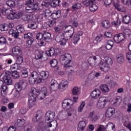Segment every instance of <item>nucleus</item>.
<instances>
[{
  "mask_svg": "<svg viewBox=\"0 0 131 131\" xmlns=\"http://www.w3.org/2000/svg\"><path fill=\"white\" fill-rule=\"evenodd\" d=\"M24 80H20L18 82L15 84V89L17 92H20L22 89H23V85H24Z\"/></svg>",
  "mask_w": 131,
  "mask_h": 131,
  "instance_id": "obj_11",
  "label": "nucleus"
},
{
  "mask_svg": "<svg viewBox=\"0 0 131 131\" xmlns=\"http://www.w3.org/2000/svg\"><path fill=\"white\" fill-rule=\"evenodd\" d=\"M42 116H43V115H42V112L41 111H38L36 116L33 117V121H34V122H37V121L41 119V117H42Z\"/></svg>",
  "mask_w": 131,
  "mask_h": 131,
  "instance_id": "obj_13",
  "label": "nucleus"
},
{
  "mask_svg": "<svg viewBox=\"0 0 131 131\" xmlns=\"http://www.w3.org/2000/svg\"><path fill=\"white\" fill-rule=\"evenodd\" d=\"M67 83L68 82H66V83L64 82H61L60 84H58L54 82V80H52L51 81V89L52 91H57L58 89H60V88H66L67 86Z\"/></svg>",
  "mask_w": 131,
  "mask_h": 131,
  "instance_id": "obj_4",
  "label": "nucleus"
},
{
  "mask_svg": "<svg viewBox=\"0 0 131 131\" xmlns=\"http://www.w3.org/2000/svg\"><path fill=\"white\" fill-rule=\"evenodd\" d=\"M21 77L23 78H27V77H28V72L24 71L21 73Z\"/></svg>",
  "mask_w": 131,
  "mask_h": 131,
  "instance_id": "obj_60",
  "label": "nucleus"
},
{
  "mask_svg": "<svg viewBox=\"0 0 131 131\" xmlns=\"http://www.w3.org/2000/svg\"><path fill=\"white\" fill-rule=\"evenodd\" d=\"M31 17V16L30 15H23L21 16V19L24 21H29L31 20V19H30Z\"/></svg>",
  "mask_w": 131,
  "mask_h": 131,
  "instance_id": "obj_50",
  "label": "nucleus"
},
{
  "mask_svg": "<svg viewBox=\"0 0 131 131\" xmlns=\"http://www.w3.org/2000/svg\"><path fill=\"white\" fill-rule=\"evenodd\" d=\"M36 92H38V90H36V89L35 88H33L29 94L28 105L30 108H32V107L35 105L36 98H37V96H38V94L36 93Z\"/></svg>",
  "mask_w": 131,
  "mask_h": 131,
  "instance_id": "obj_3",
  "label": "nucleus"
},
{
  "mask_svg": "<svg viewBox=\"0 0 131 131\" xmlns=\"http://www.w3.org/2000/svg\"><path fill=\"white\" fill-rule=\"evenodd\" d=\"M19 66H20V64H18V63H14L11 67V69H15V70H17V69H19Z\"/></svg>",
  "mask_w": 131,
  "mask_h": 131,
  "instance_id": "obj_58",
  "label": "nucleus"
},
{
  "mask_svg": "<svg viewBox=\"0 0 131 131\" xmlns=\"http://www.w3.org/2000/svg\"><path fill=\"white\" fill-rule=\"evenodd\" d=\"M41 5V6L45 7V8H49V7L51 6V2H50V0H45L42 3Z\"/></svg>",
  "mask_w": 131,
  "mask_h": 131,
  "instance_id": "obj_38",
  "label": "nucleus"
},
{
  "mask_svg": "<svg viewBox=\"0 0 131 131\" xmlns=\"http://www.w3.org/2000/svg\"><path fill=\"white\" fill-rule=\"evenodd\" d=\"M58 51H59V49H55L52 48L47 52V54L50 57H56V55H58Z\"/></svg>",
  "mask_w": 131,
  "mask_h": 131,
  "instance_id": "obj_12",
  "label": "nucleus"
},
{
  "mask_svg": "<svg viewBox=\"0 0 131 131\" xmlns=\"http://www.w3.org/2000/svg\"><path fill=\"white\" fill-rule=\"evenodd\" d=\"M101 95V91L99 90H95L93 91L91 94V96L93 99H98Z\"/></svg>",
  "mask_w": 131,
  "mask_h": 131,
  "instance_id": "obj_14",
  "label": "nucleus"
},
{
  "mask_svg": "<svg viewBox=\"0 0 131 131\" xmlns=\"http://www.w3.org/2000/svg\"><path fill=\"white\" fill-rule=\"evenodd\" d=\"M0 30L1 31H8L9 30V25L7 24L0 25Z\"/></svg>",
  "mask_w": 131,
  "mask_h": 131,
  "instance_id": "obj_32",
  "label": "nucleus"
},
{
  "mask_svg": "<svg viewBox=\"0 0 131 131\" xmlns=\"http://www.w3.org/2000/svg\"><path fill=\"white\" fill-rule=\"evenodd\" d=\"M100 89L102 93H108V92L110 91L109 88H108V85H107L106 84H101L100 86Z\"/></svg>",
  "mask_w": 131,
  "mask_h": 131,
  "instance_id": "obj_28",
  "label": "nucleus"
},
{
  "mask_svg": "<svg viewBox=\"0 0 131 131\" xmlns=\"http://www.w3.org/2000/svg\"><path fill=\"white\" fill-rule=\"evenodd\" d=\"M27 7L26 8V11H29L28 13H33L32 11V5H27Z\"/></svg>",
  "mask_w": 131,
  "mask_h": 131,
  "instance_id": "obj_62",
  "label": "nucleus"
},
{
  "mask_svg": "<svg viewBox=\"0 0 131 131\" xmlns=\"http://www.w3.org/2000/svg\"><path fill=\"white\" fill-rule=\"evenodd\" d=\"M16 63H17V64H19V65H20V64H22V63H23V57L21 56H19L16 60Z\"/></svg>",
  "mask_w": 131,
  "mask_h": 131,
  "instance_id": "obj_56",
  "label": "nucleus"
},
{
  "mask_svg": "<svg viewBox=\"0 0 131 131\" xmlns=\"http://www.w3.org/2000/svg\"><path fill=\"white\" fill-rule=\"evenodd\" d=\"M11 77L12 76L14 79H17V78L20 77V76L19 75V72H17V71H14L11 72Z\"/></svg>",
  "mask_w": 131,
  "mask_h": 131,
  "instance_id": "obj_36",
  "label": "nucleus"
},
{
  "mask_svg": "<svg viewBox=\"0 0 131 131\" xmlns=\"http://www.w3.org/2000/svg\"><path fill=\"white\" fill-rule=\"evenodd\" d=\"M63 27L67 32H71V33L74 32V28L71 25L64 26Z\"/></svg>",
  "mask_w": 131,
  "mask_h": 131,
  "instance_id": "obj_30",
  "label": "nucleus"
},
{
  "mask_svg": "<svg viewBox=\"0 0 131 131\" xmlns=\"http://www.w3.org/2000/svg\"><path fill=\"white\" fill-rule=\"evenodd\" d=\"M36 39L39 40V46L42 47V46H46V42L52 39V35L50 32L44 31L43 33H38Z\"/></svg>",
  "mask_w": 131,
  "mask_h": 131,
  "instance_id": "obj_1",
  "label": "nucleus"
},
{
  "mask_svg": "<svg viewBox=\"0 0 131 131\" xmlns=\"http://www.w3.org/2000/svg\"><path fill=\"white\" fill-rule=\"evenodd\" d=\"M83 34L82 31H79L73 37V41L74 43L76 44L78 42L79 39H80V36H81Z\"/></svg>",
  "mask_w": 131,
  "mask_h": 131,
  "instance_id": "obj_17",
  "label": "nucleus"
},
{
  "mask_svg": "<svg viewBox=\"0 0 131 131\" xmlns=\"http://www.w3.org/2000/svg\"><path fill=\"white\" fill-rule=\"evenodd\" d=\"M39 10V7H38V5L37 4H33L32 5V12L34 13V12H36V11H38Z\"/></svg>",
  "mask_w": 131,
  "mask_h": 131,
  "instance_id": "obj_41",
  "label": "nucleus"
},
{
  "mask_svg": "<svg viewBox=\"0 0 131 131\" xmlns=\"http://www.w3.org/2000/svg\"><path fill=\"white\" fill-rule=\"evenodd\" d=\"M104 63H106L108 66L112 65V64H113V61H112V59L108 57L105 58V62Z\"/></svg>",
  "mask_w": 131,
  "mask_h": 131,
  "instance_id": "obj_49",
  "label": "nucleus"
},
{
  "mask_svg": "<svg viewBox=\"0 0 131 131\" xmlns=\"http://www.w3.org/2000/svg\"><path fill=\"white\" fill-rule=\"evenodd\" d=\"M73 34H74V32L71 33V32H66L63 34V35L67 39H70L72 36H73Z\"/></svg>",
  "mask_w": 131,
  "mask_h": 131,
  "instance_id": "obj_29",
  "label": "nucleus"
},
{
  "mask_svg": "<svg viewBox=\"0 0 131 131\" xmlns=\"http://www.w3.org/2000/svg\"><path fill=\"white\" fill-rule=\"evenodd\" d=\"M61 16V11H57L56 12H53L52 13L51 18L53 20H57V19H59L60 16Z\"/></svg>",
  "mask_w": 131,
  "mask_h": 131,
  "instance_id": "obj_22",
  "label": "nucleus"
},
{
  "mask_svg": "<svg viewBox=\"0 0 131 131\" xmlns=\"http://www.w3.org/2000/svg\"><path fill=\"white\" fill-rule=\"evenodd\" d=\"M113 39L116 43H120L124 40V35L122 33L116 34L114 35Z\"/></svg>",
  "mask_w": 131,
  "mask_h": 131,
  "instance_id": "obj_7",
  "label": "nucleus"
},
{
  "mask_svg": "<svg viewBox=\"0 0 131 131\" xmlns=\"http://www.w3.org/2000/svg\"><path fill=\"white\" fill-rule=\"evenodd\" d=\"M101 25L102 27H104L106 29H108V28H110V22H109V20H105L102 21L101 23Z\"/></svg>",
  "mask_w": 131,
  "mask_h": 131,
  "instance_id": "obj_33",
  "label": "nucleus"
},
{
  "mask_svg": "<svg viewBox=\"0 0 131 131\" xmlns=\"http://www.w3.org/2000/svg\"><path fill=\"white\" fill-rule=\"evenodd\" d=\"M79 91V90L77 87H74L72 91L73 96H77L78 95Z\"/></svg>",
  "mask_w": 131,
  "mask_h": 131,
  "instance_id": "obj_55",
  "label": "nucleus"
},
{
  "mask_svg": "<svg viewBox=\"0 0 131 131\" xmlns=\"http://www.w3.org/2000/svg\"><path fill=\"white\" fill-rule=\"evenodd\" d=\"M82 69L83 70H86L89 69V64L86 62H83L82 63Z\"/></svg>",
  "mask_w": 131,
  "mask_h": 131,
  "instance_id": "obj_57",
  "label": "nucleus"
},
{
  "mask_svg": "<svg viewBox=\"0 0 131 131\" xmlns=\"http://www.w3.org/2000/svg\"><path fill=\"white\" fill-rule=\"evenodd\" d=\"M28 28H30V29H36V28H37V25L34 23L29 24L28 25Z\"/></svg>",
  "mask_w": 131,
  "mask_h": 131,
  "instance_id": "obj_46",
  "label": "nucleus"
},
{
  "mask_svg": "<svg viewBox=\"0 0 131 131\" xmlns=\"http://www.w3.org/2000/svg\"><path fill=\"white\" fill-rule=\"evenodd\" d=\"M37 54V59H42V57H43V54H45L42 51H37L36 52Z\"/></svg>",
  "mask_w": 131,
  "mask_h": 131,
  "instance_id": "obj_51",
  "label": "nucleus"
},
{
  "mask_svg": "<svg viewBox=\"0 0 131 131\" xmlns=\"http://www.w3.org/2000/svg\"><path fill=\"white\" fill-rule=\"evenodd\" d=\"M62 107L66 110H70L71 109V105L69 102L64 100L62 102Z\"/></svg>",
  "mask_w": 131,
  "mask_h": 131,
  "instance_id": "obj_24",
  "label": "nucleus"
},
{
  "mask_svg": "<svg viewBox=\"0 0 131 131\" xmlns=\"http://www.w3.org/2000/svg\"><path fill=\"white\" fill-rule=\"evenodd\" d=\"M122 22L125 24H129V23H130V16L125 15L123 18Z\"/></svg>",
  "mask_w": 131,
  "mask_h": 131,
  "instance_id": "obj_34",
  "label": "nucleus"
},
{
  "mask_svg": "<svg viewBox=\"0 0 131 131\" xmlns=\"http://www.w3.org/2000/svg\"><path fill=\"white\" fill-rule=\"evenodd\" d=\"M55 112L52 111H48L46 113L45 115V119L47 120V121H50V120H53L55 118Z\"/></svg>",
  "mask_w": 131,
  "mask_h": 131,
  "instance_id": "obj_9",
  "label": "nucleus"
},
{
  "mask_svg": "<svg viewBox=\"0 0 131 131\" xmlns=\"http://www.w3.org/2000/svg\"><path fill=\"white\" fill-rule=\"evenodd\" d=\"M31 76L37 80V83L43 82V79L39 77V73H37L36 71L33 72L31 74Z\"/></svg>",
  "mask_w": 131,
  "mask_h": 131,
  "instance_id": "obj_10",
  "label": "nucleus"
},
{
  "mask_svg": "<svg viewBox=\"0 0 131 131\" xmlns=\"http://www.w3.org/2000/svg\"><path fill=\"white\" fill-rule=\"evenodd\" d=\"M39 77L41 79H43V82H45V79H47L49 77V72L48 71H42L39 73Z\"/></svg>",
  "mask_w": 131,
  "mask_h": 131,
  "instance_id": "obj_20",
  "label": "nucleus"
},
{
  "mask_svg": "<svg viewBox=\"0 0 131 131\" xmlns=\"http://www.w3.org/2000/svg\"><path fill=\"white\" fill-rule=\"evenodd\" d=\"M34 0H27L26 2V6H32L34 3Z\"/></svg>",
  "mask_w": 131,
  "mask_h": 131,
  "instance_id": "obj_59",
  "label": "nucleus"
},
{
  "mask_svg": "<svg viewBox=\"0 0 131 131\" xmlns=\"http://www.w3.org/2000/svg\"><path fill=\"white\" fill-rule=\"evenodd\" d=\"M89 9L91 12H96V11L98 10V6H97L95 3L92 4V5L90 7Z\"/></svg>",
  "mask_w": 131,
  "mask_h": 131,
  "instance_id": "obj_40",
  "label": "nucleus"
},
{
  "mask_svg": "<svg viewBox=\"0 0 131 131\" xmlns=\"http://www.w3.org/2000/svg\"><path fill=\"white\" fill-rule=\"evenodd\" d=\"M86 125V123L84 121H80L78 125L77 129L78 131H82L84 128H85V126Z\"/></svg>",
  "mask_w": 131,
  "mask_h": 131,
  "instance_id": "obj_21",
  "label": "nucleus"
},
{
  "mask_svg": "<svg viewBox=\"0 0 131 131\" xmlns=\"http://www.w3.org/2000/svg\"><path fill=\"white\" fill-rule=\"evenodd\" d=\"M29 81L30 84H34V83H35V82H36V81H37V83H37V80H36V79H35L34 78H33L31 76L29 78Z\"/></svg>",
  "mask_w": 131,
  "mask_h": 131,
  "instance_id": "obj_54",
  "label": "nucleus"
},
{
  "mask_svg": "<svg viewBox=\"0 0 131 131\" xmlns=\"http://www.w3.org/2000/svg\"><path fill=\"white\" fill-rule=\"evenodd\" d=\"M95 60H97L96 56L91 57L88 59L89 64L90 66H92V67H96V66H98V64L95 62Z\"/></svg>",
  "mask_w": 131,
  "mask_h": 131,
  "instance_id": "obj_15",
  "label": "nucleus"
},
{
  "mask_svg": "<svg viewBox=\"0 0 131 131\" xmlns=\"http://www.w3.org/2000/svg\"><path fill=\"white\" fill-rule=\"evenodd\" d=\"M6 4L7 6H8V7H10L12 9V8H15L16 6V4H15L14 1L12 0H9L7 1Z\"/></svg>",
  "mask_w": 131,
  "mask_h": 131,
  "instance_id": "obj_35",
  "label": "nucleus"
},
{
  "mask_svg": "<svg viewBox=\"0 0 131 131\" xmlns=\"http://www.w3.org/2000/svg\"><path fill=\"white\" fill-rule=\"evenodd\" d=\"M32 36H33L32 33L30 32H28L24 34V38H25V39H30V38H32Z\"/></svg>",
  "mask_w": 131,
  "mask_h": 131,
  "instance_id": "obj_43",
  "label": "nucleus"
},
{
  "mask_svg": "<svg viewBox=\"0 0 131 131\" xmlns=\"http://www.w3.org/2000/svg\"><path fill=\"white\" fill-rule=\"evenodd\" d=\"M96 1L95 0H89L88 2L84 1L83 4H84V6L86 7H89L90 5H92V4H95Z\"/></svg>",
  "mask_w": 131,
  "mask_h": 131,
  "instance_id": "obj_44",
  "label": "nucleus"
},
{
  "mask_svg": "<svg viewBox=\"0 0 131 131\" xmlns=\"http://www.w3.org/2000/svg\"><path fill=\"white\" fill-rule=\"evenodd\" d=\"M45 17L46 18H49V17H52V12L49 9L45 10Z\"/></svg>",
  "mask_w": 131,
  "mask_h": 131,
  "instance_id": "obj_53",
  "label": "nucleus"
},
{
  "mask_svg": "<svg viewBox=\"0 0 131 131\" xmlns=\"http://www.w3.org/2000/svg\"><path fill=\"white\" fill-rule=\"evenodd\" d=\"M114 6L119 12H125V9L122 6H120L119 3L114 4Z\"/></svg>",
  "mask_w": 131,
  "mask_h": 131,
  "instance_id": "obj_27",
  "label": "nucleus"
},
{
  "mask_svg": "<svg viewBox=\"0 0 131 131\" xmlns=\"http://www.w3.org/2000/svg\"><path fill=\"white\" fill-rule=\"evenodd\" d=\"M114 114H115V108L109 107L106 111L105 116L106 117H111Z\"/></svg>",
  "mask_w": 131,
  "mask_h": 131,
  "instance_id": "obj_16",
  "label": "nucleus"
},
{
  "mask_svg": "<svg viewBox=\"0 0 131 131\" xmlns=\"http://www.w3.org/2000/svg\"><path fill=\"white\" fill-rule=\"evenodd\" d=\"M34 41V39L33 38L30 39V40H28L26 42L27 47H28V48H30L32 43H33Z\"/></svg>",
  "mask_w": 131,
  "mask_h": 131,
  "instance_id": "obj_52",
  "label": "nucleus"
},
{
  "mask_svg": "<svg viewBox=\"0 0 131 131\" xmlns=\"http://www.w3.org/2000/svg\"><path fill=\"white\" fill-rule=\"evenodd\" d=\"M20 13L19 12H13V18L14 19H19L20 18Z\"/></svg>",
  "mask_w": 131,
  "mask_h": 131,
  "instance_id": "obj_61",
  "label": "nucleus"
},
{
  "mask_svg": "<svg viewBox=\"0 0 131 131\" xmlns=\"http://www.w3.org/2000/svg\"><path fill=\"white\" fill-rule=\"evenodd\" d=\"M12 51L13 54H14V55H16L17 56H18V55H21L22 54V51L21 50V48L18 46L13 48Z\"/></svg>",
  "mask_w": 131,
  "mask_h": 131,
  "instance_id": "obj_19",
  "label": "nucleus"
},
{
  "mask_svg": "<svg viewBox=\"0 0 131 131\" xmlns=\"http://www.w3.org/2000/svg\"><path fill=\"white\" fill-rule=\"evenodd\" d=\"M72 57L70 54H65L60 56L59 58V61L61 65H64L65 68H68L71 67L70 66V63L72 62Z\"/></svg>",
  "mask_w": 131,
  "mask_h": 131,
  "instance_id": "obj_2",
  "label": "nucleus"
},
{
  "mask_svg": "<svg viewBox=\"0 0 131 131\" xmlns=\"http://www.w3.org/2000/svg\"><path fill=\"white\" fill-rule=\"evenodd\" d=\"M13 8H8L6 9V11L5 12V14H7V15H9L10 14H12L13 13Z\"/></svg>",
  "mask_w": 131,
  "mask_h": 131,
  "instance_id": "obj_63",
  "label": "nucleus"
},
{
  "mask_svg": "<svg viewBox=\"0 0 131 131\" xmlns=\"http://www.w3.org/2000/svg\"><path fill=\"white\" fill-rule=\"evenodd\" d=\"M36 91H38L36 92V94L38 95V96L39 95L40 100H43V99L46 98L48 93V90H47V88L43 87L41 88V90L36 89Z\"/></svg>",
  "mask_w": 131,
  "mask_h": 131,
  "instance_id": "obj_6",
  "label": "nucleus"
},
{
  "mask_svg": "<svg viewBox=\"0 0 131 131\" xmlns=\"http://www.w3.org/2000/svg\"><path fill=\"white\" fill-rule=\"evenodd\" d=\"M51 7L52 8H56V7L59 6L60 3H61L60 0H51Z\"/></svg>",
  "mask_w": 131,
  "mask_h": 131,
  "instance_id": "obj_25",
  "label": "nucleus"
},
{
  "mask_svg": "<svg viewBox=\"0 0 131 131\" xmlns=\"http://www.w3.org/2000/svg\"><path fill=\"white\" fill-rule=\"evenodd\" d=\"M3 79L5 84H6V85H11V84L13 83V80H12V75L11 74V72H6L5 75L3 77Z\"/></svg>",
  "mask_w": 131,
  "mask_h": 131,
  "instance_id": "obj_5",
  "label": "nucleus"
},
{
  "mask_svg": "<svg viewBox=\"0 0 131 131\" xmlns=\"http://www.w3.org/2000/svg\"><path fill=\"white\" fill-rule=\"evenodd\" d=\"M72 8L73 10H74V11H77V10H79V9L81 8V4L79 3L75 4L72 6Z\"/></svg>",
  "mask_w": 131,
  "mask_h": 131,
  "instance_id": "obj_39",
  "label": "nucleus"
},
{
  "mask_svg": "<svg viewBox=\"0 0 131 131\" xmlns=\"http://www.w3.org/2000/svg\"><path fill=\"white\" fill-rule=\"evenodd\" d=\"M45 124V122H40L37 128L38 131H45L47 129V127Z\"/></svg>",
  "mask_w": 131,
  "mask_h": 131,
  "instance_id": "obj_26",
  "label": "nucleus"
},
{
  "mask_svg": "<svg viewBox=\"0 0 131 131\" xmlns=\"http://www.w3.org/2000/svg\"><path fill=\"white\" fill-rule=\"evenodd\" d=\"M110 124H112V125H113V123L110 122L106 125L105 127L104 126V125H100L98 128V129H100L101 131L105 130V129H107V128H108L107 127L108 125H110Z\"/></svg>",
  "mask_w": 131,
  "mask_h": 131,
  "instance_id": "obj_48",
  "label": "nucleus"
},
{
  "mask_svg": "<svg viewBox=\"0 0 131 131\" xmlns=\"http://www.w3.org/2000/svg\"><path fill=\"white\" fill-rule=\"evenodd\" d=\"M100 69L102 71H104V72H108L110 68L109 67V65L106 64V62H103L101 63V66L100 67Z\"/></svg>",
  "mask_w": 131,
  "mask_h": 131,
  "instance_id": "obj_18",
  "label": "nucleus"
},
{
  "mask_svg": "<svg viewBox=\"0 0 131 131\" xmlns=\"http://www.w3.org/2000/svg\"><path fill=\"white\" fill-rule=\"evenodd\" d=\"M49 64L52 68H55V67H57L58 66V60L55 59H52L49 62Z\"/></svg>",
  "mask_w": 131,
  "mask_h": 131,
  "instance_id": "obj_31",
  "label": "nucleus"
},
{
  "mask_svg": "<svg viewBox=\"0 0 131 131\" xmlns=\"http://www.w3.org/2000/svg\"><path fill=\"white\" fill-rule=\"evenodd\" d=\"M126 59L128 61V63H131V53L128 52L126 54Z\"/></svg>",
  "mask_w": 131,
  "mask_h": 131,
  "instance_id": "obj_64",
  "label": "nucleus"
},
{
  "mask_svg": "<svg viewBox=\"0 0 131 131\" xmlns=\"http://www.w3.org/2000/svg\"><path fill=\"white\" fill-rule=\"evenodd\" d=\"M107 103V98L105 97H100L97 102V106L98 108H100L101 109L104 108L105 107V105Z\"/></svg>",
  "mask_w": 131,
  "mask_h": 131,
  "instance_id": "obj_8",
  "label": "nucleus"
},
{
  "mask_svg": "<svg viewBox=\"0 0 131 131\" xmlns=\"http://www.w3.org/2000/svg\"><path fill=\"white\" fill-rule=\"evenodd\" d=\"M117 61L119 64H122L124 62V58L121 55H117Z\"/></svg>",
  "mask_w": 131,
  "mask_h": 131,
  "instance_id": "obj_37",
  "label": "nucleus"
},
{
  "mask_svg": "<svg viewBox=\"0 0 131 131\" xmlns=\"http://www.w3.org/2000/svg\"><path fill=\"white\" fill-rule=\"evenodd\" d=\"M84 106H85V102L83 101L81 102L80 105L78 108V112H82V110H83Z\"/></svg>",
  "mask_w": 131,
  "mask_h": 131,
  "instance_id": "obj_47",
  "label": "nucleus"
},
{
  "mask_svg": "<svg viewBox=\"0 0 131 131\" xmlns=\"http://www.w3.org/2000/svg\"><path fill=\"white\" fill-rule=\"evenodd\" d=\"M25 123V120L23 119H18L17 122L15 123V127H21Z\"/></svg>",
  "mask_w": 131,
  "mask_h": 131,
  "instance_id": "obj_23",
  "label": "nucleus"
},
{
  "mask_svg": "<svg viewBox=\"0 0 131 131\" xmlns=\"http://www.w3.org/2000/svg\"><path fill=\"white\" fill-rule=\"evenodd\" d=\"M16 31H18V33L20 32L22 33L25 31V29L23 26L19 25L16 27Z\"/></svg>",
  "mask_w": 131,
  "mask_h": 131,
  "instance_id": "obj_42",
  "label": "nucleus"
},
{
  "mask_svg": "<svg viewBox=\"0 0 131 131\" xmlns=\"http://www.w3.org/2000/svg\"><path fill=\"white\" fill-rule=\"evenodd\" d=\"M8 43V41H7V39L4 37H0V45H4L6 46Z\"/></svg>",
  "mask_w": 131,
  "mask_h": 131,
  "instance_id": "obj_45",
  "label": "nucleus"
}]
</instances>
